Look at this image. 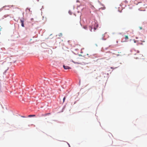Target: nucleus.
I'll return each mask as SVG.
<instances>
[{"label":"nucleus","instance_id":"1","mask_svg":"<svg viewBox=\"0 0 147 147\" xmlns=\"http://www.w3.org/2000/svg\"><path fill=\"white\" fill-rule=\"evenodd\" d=\"M136 55L137 56L135 57V58L136 59L140 58L142 56V55L138 53L136 54Z\"/></svg>","mask_w":147,"mask_h":147},{"label":"nucleus","instance_id":"2","mask_svg":"<svg viewBox=\"0 0 147 147\" xmlns=\"http://www.w3.org/2000/svg\"><path fill=\"white\" fill-rule=\"evenodd\" d=\"M63 67L64 69H71V68L68 66H65V65H63Z\"/></svg>","mask_w":147,"mask_h":147},{"label":"nucleus","instance_id":"3","mask_svg":"<svg viewBox=\"0 0 147 147\" xmlns=\"http://www.w3.org/2000/svg\"><path fill=\"white\" fill-rule=\"evenodd\" d=\"M20 22L22 26L23 27H24V20H20Z\"/></svg>","mask_w":147,"mask_h":147},{"label":"nucleus","instance_id":"4","mask_svg":"<svg viewBox=\"0 0 147 147\" xmlns=\"http://www.w3.org/2000/svg\"><path fill=\"white\" fill-rule=\"evenodd\" d=\"M50 114H51V113H46L44 114H42V116H46L47 115H50Z\"/></svg>","mask_w":147,"mask_h":147},{"label":"nucleus","instance_id":"5","mask_svg":"<svg viewBox=\"0 0 147 147\" xmlns=\"http://www.w3.org/2000/svg\"><path fill=\"white\" fill-rule=\"evenodd\" d=\"M125 38L126 40H127L129 39L128 37L127 36L125 35Z\"/></svg>","mask_w":147,"mask_h":147},{"label":"nucleus","instance_id":"6","mask_svg":"<svg viewBox=\"0 0 147 147\" xmlns=\"http://www.w3.org/2000/svg\"><path fill=\"white\" fill-rule=\"evenodd\" d=\"M35 115H30L28 116V117H35Z\"/></svg>","mask_w":147,"mask_h":147},{"label":"nucleus","instance_id":"7","mask_svg":"<svg viewBox=\"0 0 147 147\" xmlns=\"http://www.w3.org/2000/svg\"><path fill=\"white\" fill-rule=\"evenodd\" d=\"M89 28L90 29V30L92 31V27L91 26H90Z\"/></svg>","mask_w":147,"mask_h":147},{"label":"nucleus","instance_id":"8","mask_svg":"<svg viewBox=\"0 0 147 147\" xmlns=\"http://www.w3.org/2000/svg\"><path fill=\"white\" fill-rule=\"evenodd\" d=\"M65 97H64V98H63V102H64V101H65Z\"/></svg>","mask_w":147,"mask_h":147},{"label":"nucleus","instance_id":"9","mask_svg":"<svg viewBox=\"0 0 147 147\" xmlns=\"http://www.w3.org/2000/svg\"><path fill=\"white\" fill-rule=\"evenodd\" d=\"M86 28H87V27L86 26L84 27V28H85V29H86Z\"/></svg>","mask_w":147,"mask_h":147},{"label":"nucleus","instance_id":"10","mask_svg":"<svg viewBox=\"0 0 147 147\" xmlns=\"http://www.w3.org/2000/svg\"><path fill=\"white\" fill-rule=\"evenodd\" d=\"M96 28H95V27H94V30H96Z\"/></svg>","mask_w":147,"mask_h":147},{"label":"nucleus","instance_id":"11","mask_svg":"<svg viewBox=\"0 0 147 147\" xmlns=\"http://www.w3.org/2000/svg\"><path fill=\"white\" fill-rule=\"evenodd\" d=\"M96 26H98V25L97 24H96Z\"/></svg>","mask_w":147,"mask_h":147},{"label":"nucleus","instance_id":"12","mask_svg":"<svg viewBox=\"0 0 147 147\" xmlns=\"http://www.w3.org/2000/svg\"><path fill=\"white\" fill-rule=\"evenodd\" d=\"M112 55V54H110V56H111V55Z\"/></svg>","mask_w":147,"mask_h":147}]
</instances>
